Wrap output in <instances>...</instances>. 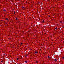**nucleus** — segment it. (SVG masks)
<instances>
[{
  "instance_id": "4468645a",
  "label": "nucleus",
  "mask_w": 64,
  "mask_h": 64,
  "mask_svg": "<svg viewBox=\"0 0 64 64\" xmlns=\"http://www.w3.org/2000/svg\"><path fill=\"white\" fill-rule=\"evenodd\" d=\"M20 44H21V45H22V43H20Z\"/></svg>"
},
{
  "instance_id": "20e7f679",
  "label": "nucleus",
  "mask_w": 64,
  "mask_h": 64,
  "mask_svg": "<svg viewBox=\"0 0 64 64\" xmlns=\"http://www.w3.org/2000/svg\"><path fill=\"white\" fill-rule=\"evenodd\" d=\"M6 11V10L5 9H4V11L5 12V11Z\"/></svg>"
},
{
  "instance_id": "ddd939ff",
  "label": "nucleus",
  "mask_w": 64,
  "mask_h": 64,
  "mask_svg": "<svg viewBox=\"0 0 64 64\" xmlns=\"http://www.w3.org/2000/svg\"><path fill=\"white\" fill-rule=\"evenodd\" d=\"M14 12V14H15V12Z\"/></svg>"
},
{
  "instance_id": "6e6552de",
  "label": "nucleus",
  "mask_w": 64,
  "mask_h": 64,
  "mask_svg": "<svg viewBox=\"0 0 64 64\" xmlns=\"http://www.w3.org/2000/svg\"><path fill=\"white\" fill-rule=\"evenodd\" d=\"M6 20L7 21H8V18H6Z\"/></svg>"
},
{
  "instance_id": "0eeeda50",
  "label": "nucleus",
  "mask_w": 64,
  "mask_h": 64,
  "mask_svg": "<svg viewBox=\"0 0 64 64\" xmlns=\"http://www.w3.org/2000/svg\"><path fill=\"white\" fill-rule=\"evenodd\" d=\"M16 20H18V18H16Z\"/></svg>"
},
{
  "instance_id": "9b49d317",
  "label": "nucleus",
  "mask_w": 64,
  "mask_h": 64,
  "mask_svg": "<svg viewBox=\"0 0 64 64\" xmlns=\"http://www.w3.org/2000/svg\"><path fill=\"white\" fill-rule=\"evenodd\" d=\"M17 60H19V58H17Z\"/></svg>"
},
{
  "instance_id": "2eb2a0df",
  "label": "nucleus",
  "mask_w": 64,
  "mask_h": 64,
  "mask_svg": "<svg viewBox=\"0 0 64 64\" xmlns=\"http://www.w3.org/2000/svg\"><path fill=\"white\" fill-rule=\"evenodd\" d=\"M36 62V63H38V62Z\"/></svg>"
},
{
  "instance_id": "dca6fc26",
  "label": "nucleus",
  "mask_w": 64,
  "mask_h": 64,
  "mask_svg": "<svg viewBox=\"0 0 64 64\" xmlns=\"http://www.w3.org/2000/svg\"><path fill=\"white\" fill-rule=\"evenodd\" d=\"M49 16V17H50V16Z\"/></svg>"
},
{
  "instance_id": "1a4fd4ad",
  "label": "nucleus",
  "mask_w": 64,
  "mask_h": 64,
  "mask_svg": "<svg viewBox=\"0 0 64 64\" xmlns=\"http://www.w3.org/2000/svg\"><path fill=\"white\" fill-rule=\"evenodd\" d=\"M48 58H50V57H49V56H48Z\"/></svg>"
},
{
  "instance_id": "f257e3e1",
  "label": "nucleus",
  "mask_w": 64,
  "mask_h": 64,
  "mask_svg": "<svg viewBox=\"0 0 64 64\" xmlns=\"http://www.w3.org/2000/svg\"><path fill=\"white\" fill-rule=\"evenodd\" d=\"M35 53L36 54H38V52L37 51H36L35 52Z\"/></svg>"
},
{
  "instance_id": "9d476101",
  "label": "nucleus",
  "mask_w": 64,
  "mask_h": 64,
  "mask_svg": "<svg viewBox=\"0 0 64 64\" xmlns=\"http://www.w3.org/2000/svg\"><path fill=\"white\" fill-rule=\"evenodd\" d=\"M55 29L56 30V29H57V28L56 27V28H55Z\"/></svg>"
},
{
  "instance_id": "f03ea898",
  "label": "nucleus",
  "mask_w": 64,
  "mask_h": 64,
  "mask_svg": "<svg viewBox=\"0 0 64 64\" xmlns=\"http://www.w3.org/2000/svg\"><path fill=\"white\" fill-rule=\"evenodd\" d=\"M57 60V59H55L54 60V61H56Z\"/></svg>"
},
{
  "instance_id": "f8f14e48",
  "label": "nucleus",
  "mask_w": 64,
  "mask_h": 64,
  "mask_svg": "<svg viewBox=\"0 0 64 64\" xmlns=\"http://www.w3.org/2000/svg\"><path fill=\"white\" fill-rule=\"evenodd\" d=\"M60 23H62V22H60Z\"/></svg>"
},
{
  "instance_id": "423d86ee",
  "label": "nucleus",
  "mask_w": 64,
  "mask_h": 64,
  "mask_svg": "<svg viewBox=\"0 0 64 64\" xmlns=\"http://www.w3.org/2000/svg\"><path fill=\"white\" fill-rule=\"evenodd\" d=\"M62 59H64V56H63L62 57Z\"/></svg>"
},
{
  "instance_id": "7ed1b4c3",
  "label": "nucleus",
  "mask_w": 64,
  "mask_h": 64,
  "mask_svg": "<svg viewBox=\"0 0 64 64\" xmlns=\"http://www.w3.org/2000/svg\"><path fill=\"white\" fill-rule=\"evenodd\" d=\"M25 62L26 63H27V61L26 60L25 61Z\"/></svg>"
},
{
  "instance_id": "39448f33",
  "label": "nucleus",
  "mask_w": 64,
  "mask_h": 64,
  "mask_svg": "<svg viewBox=\"0 0 64 64\" xmlns=\"http://www.w3.org/2000/svg\"><path fill=\"white\" fill-rule=\"evenodd\" d=\"M42 23H44V20H43L42 21Z\"/></svg>"
}]
</instances>
